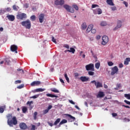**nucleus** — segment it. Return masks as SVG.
<instances>
[{"instance_id":"obj_15","label":"nucleus","mask_w":130,"mask_h":130,"mask_svg":"<svg viewBox=\"0 0 130 130\" xmlns=\"http://www.w3.org/2000/svg\"><path fill=\"white\" fill-rule=\"evenodd\" d=\"M93 27H94V25L93 24H90L89 25H88L87 29H86V33H89L90 31H91Z\"/></svg>"},{"instance_id":"obj_57","label":"nucleus","mask_w":130,"mask_h":130,"mask_svg":"<svg viewBox=\"0 0 130 130\" xmlns=\"http://www.w3.org/2000/svg\"><path fill=\"white\" fill-rule=\"evenodd\" d=\"M48 124H49L50 126H53V125H54V124L50 122H48Z\"/></svg>"},{"instance_id":"obj_31","label":"nucleus","mask_w":130,"mask_h":130,"mask_svg":"<svg viewBox=\"0 0 130 130\" xmlns=\"http://www.w3.org/2000/svg\"><path fill=\"white\" fill-rule=\"evenodd\" d=\"M28 110V109H27V107H23L22 108V112L23 113H26V112Z\"/></svg>"},{"instance_id":"obj_9","label":"nucleus","mask_w":130,"mask_h":130,"mask_svg":"<svg viewBox=\"0 0 130 130\" xmlns=\"http://www.w3.org/2000/svg\"><path fill=\"white\" fill-rule=\"evenodd\" d=\"M11 50L12 51V52H15V53H18V47L15 45H12L10 47Z\"/></svg>"},{"instance_id":"obj_10","label":"nucleus","mask_w":130,"mask_h":130,"mask_svg":"<svg viewBox=\"0 0 130 130\" xmlns=\"http://www.w3.org/2000/svg\"><path fill=\"white\" fill-rule=\"evenodd\" d=\"M93 14L94 15H101L102 14V10L100 8H98L93 10Z\"/></svg>"},{"instance_id":"obj_39","label":"nucleus","mask_w":130,"mask_h":130,"mask_svg":"<svg viewBox=\"0 0 130 130\" xmlns=\"http://www.w3.org/2000/svg\"><path fill=\"white\" fill-rule=\"evenodd\" d=\"M106 25H107V23L106 21H102L101 23V26H106Z\"/></svg>"},{"instance_id":"obj_35","label":"nucleus","mask_w":130,"mask_h":130,"mask_svg":"<svg viewBox=\"0 0 130 130\" xmlns=\"http://www.w3.org/2000/svg\"><path fill=\"white\" fill-rule=\"evenodd\" d=\"M95 74V73H94L93 71H88V74L89 75V76H94V74Z\"/></svg>"},{"instance_id":"obj_63","label":"nucleus","mask_w":130,"mask_h":130,"mask_svg":"<svg viewBox=\"0 0 130 130\" xmlns=\"http://www.w3.org/2000/svg\"><path fill=\"white\" fill-rule=\"evenodd\" d=\"M119 68H123V64H122V63H121L119 64Z\"/></svg>"},{"instance_id":"obj_30","label":"nucleus","mask_w":130,"mask_h":130,"mask_svg":"<svg viewBox=\"0 0 130 130\" xmlns=\"http://www.w3.org/2000/svg\"><path fill=\"white\" fill-rule=\"evenodd\" d=\"M124 97L126 99H128V100H130V94H124Z\"/></svg>"},{"instance_id":"obj_11","label":"nucleus","mask_w":130,"mask_h":130,"mask_svg":"<svg viewBox=\"0 0 130 130\" xmlns=\"http://www.w3.org/2000/svg\"><path fill=\"white\" fill-rule=\"evenodd\" d=\"M89 77H86V76H81L80 78V81H81V82H88L89 81Z\"/></svg>"},{"instance_id":"obj_61","label":"nucleus","mask_w":130,"mask_h":130,"mask_svg":"<svg viewBox=\"0 0 130 130\" xmlns=\"http://www.w3.org/2000/svg\"><path fill=\"white\" fill-rule=\"evenodd\" d=\"M51 108H52V106L49 105V106L48 107V108H47V109L49 111V110H50V109H51Z\"/></svg>"},{"instance_id":"obj_37","label":"nucleus","mask_w":130,"mask_h":130,"mask_svg":"<svg viewBox=\"0 0 130 130\" xmlns=\"http://www.w3.org/2000/svg\"><path fill=\"white\" fill-rule=\"evenodd\" d=\"M30 20H31V21H35V20H36V16H35V15H32L30 17Z\"/></svg>"},{"instance_id":"obj_17","label":"nucleus","mask_w":130,"mask_h":130,"mask_svg":"<svg viewBox=\"0 0 130 130\" xmlns=\"http://www.w3.org/2000/svg\"><path fill=\"white\" fill-rule=\"evenodd\" d=\"M67 122H68V120H67L64 119L62 120V121H61L60 122V123H59V124L58 125V127H60V126L62 124H63L64 123H67Z\"/></svg>"},{"instance_id":"obj_50","label":"nucleus","mask_w":130,"mask_h":130,"mask_svg":"<svg viewBox=\"0 0 130 130\" xmlns=\"http://www.w3.org/2000/svg\"><path fill=\"white\" fill-rule=\"evenodd\" d=\"M63 47H65L67 49H70V46L68 44L64 45Z\"/></svg>"},{"instance_id":"obj_16","label":"nucleus","mask_w":130,"mask_h":130,"mask_svg":"<svg viewBox=\"0 0 130 130\" xmlns=\"http://www.w3.org/2000/svg\"><path fill=\"white\" fill-rule=\"evenodd\" d=\"M43 91H45V88H37L33 92L36 93L37 92H43Z\"/></svg>"},{"instance_id":"obj_5","label":"nucleus","mask_w":130,"mask_h":130,"mask_svg":"<svg viewBox=\"0 0 130 130\" xmlns=\"http://www.w3.org/2000/svg\"><path fill=\"white\" fill-rule=\"evenodd\" d=\"M16 18L18 20H24L27 18V14L25 13L19 14L16 16Z\"/></svg>"},{"instance_id":"obj_44","label":"nucleus","mask_w":130,"mask_h":130,"mask_svg":"<svg viewBox=\"0 0 130 130\" xmlns=\"http://www.w3.org/2000/svg\"><path fill=\"white\" fill-rule=\"evenodd\" d=\"M17 89H22V88H24V84H21L17 87Z\"/></svg>"},{"instance_id":"obj_29","label":"nucleus","mask_w":130,"mask_h":130,"mask_svg":"<svg viewBox=\"0 0 130 130\" xmlns=\"http://www.w3.org/2000/svg\"><path fill=\"white\" fill-rule=\"evenodd\" d=\"M69 52H72V53H75V52H76V50L75 49V48H70V50H69V51H68Z\"/></svg>"},{"instance_id":"obj_59","label":"nucleus","mask_w":130,"mask_h":130,"mask_svg":"<svg viewBox=\"0 0 130 130\" xmlns=\"http://www.w3.org/2000/svg\"><path fill=\"white\" fill-rule=\"evenodd\" d=\"M21 80H16L15 81V84H20Z\"/></svg>"},{"instance_id":"obj_8","label":"nucleus","mask_w":130,"mask_h":130,"mask_svg":"<svg viewBox=\"0 0 130 130\" xmlns=\"http://www.w3.org/2000/svg\"><path fill=\"white\" fill-rule=\"evenodd\" d=\"M122 22L120 20H118L117 21V26L115 28H114L113 31H116L117 29H119V28H121V26H122Z\"/></svg>"},{"instance_id":"obj_12","label":"nucleus","mask_w":130,"mask_h":130,"mask_svg":"<svg viewBox=\"0 0 130 130\" xmlns=\"http://www.w3.org/2000/svg\"><path fill=\"white\" fill-rule=\"evenodd\" d=\"M19 127L21 129H27V125L25 123H20Z\"/></svg>"},{"instance_id":"obj_33","label":"nucleus","mask_w":130,"mask_h":130,"mask_svg":"<svg viewBox=\"0 0 130 130\" xmlns=\"http://www.w3.org/2000/svg\"><path fill=\"white\" fill-rule=\"evenodd\" d=\"M95 67L97 69V70L99 69V68H100V62H97L95 63Z\"/></svg>"},{"instance_id":"obj_20","label":"nucleus","mask_w":130,"mask_h":130,"mask_svg":"<svg viewBox=\"0 0 130 130\" xmlns=\"http://www.w3.org/2000/svg\"><path fill=\"white\" fill-rule=\"evenodd\" d=\"M106 3L109 6H114V3H113V0H107Z\"/></svg>"},{"instance_id":"obj_28","label":"nucleus","mask_w":130,"mask_h":130,"mask_svg":"<svg viewBox=\"0 0 130 130\" xmlns=\"http://www.w3.org/2000/svg\"><path fill=\"white\" fill-rule=\"evenodd\" d=\"M81 28L82 30H85V29L87 28V24H86V23H83L82 24Z\"/></svg>"},{"instance_id":"obj_19","label":"nucleus","mask_w":130,"mask_h":130,"mask_svg":"<svg viewBox=\"0 0 130 130\" xmlns=\"http://www.w3.org/2000/svg\"><path fill=\"white\" fill-rule=\"evenodd\" d=\"M46 96H47V97H51V98H57L58 97V96L56 95L52 94L50 93H47Z\"/></svg>"},{"instance_id":"obj_25","label":"nucleus","mask_w":130,"mask_h":130,"mask_svg":"<svg viewBox=\"0 0 130 130\" xmlns=\"http://www.w3.org/2000/svg\"><path fill=\"white\" fill-rule=\"evenodd\" d=\"M68 116H69V117H70V118L71 119V122H73V121H75V120H76V118L73 116H72V115H70V114H67Z\"/></svg>"},{"instance_id":"obj_18","label":"nucleus","mask_w":130,"mask_h":130,"mask_svg":"<svg viewBox=\"0 0 130 130\" xmlns=\"http://www.w3.org/2000/svg\"><path fill=\"white\" fill-rule=\"evenodd\" d=\"M44 19V14H42L39 15V21L41 23H43V19Z\"/></svg>"},{"instance_id":"obj_62","label":"nucleus","mask_w":130,"mask_h":130,"mask_svg":"<svg viewBox=\"0 0 130 130\" xmlns=\"http://www.w3.org/2000/svg\"><path fill=\"white\" fill-rule=\"evenodd\" d=\"M112 116H113V117H115V116H117V114L115 113H113L112 114Z\"/></svg>"},{"instance_id":"obj_7","label":"nucleus","mask_w":130,"mask_h":130,"mask_svg":"<svg viewBox=\"0 0 130 130\" xmlns=\"http://www.w3.org/2000/svg\"><path fill=\"white\" fill-rule=\"evenodd\" d=\"M102 40L103 41L102 42V44L103 45H105L107 44V43L109 41V39H108V37L106 36H104L102 37Z\"/></svg>"},{"instance_id":"obj_27","label":"nucleus","mask_w":130,"mask_h":130,"mask_svg":"<svg viewBox=\"0 0 130 130\" xmlns=\"http://www.w3.org/2000/svg\"><path fill=\"white\" fill-rule=\"evenodd\" d=\"M61 119L60 118H57L55 122H54V125H57L59 122H60Z\"/></svg>"},{"instance_id":"obj_55","label":"nucleus","mask_w":130,"mask_h":130,"mask_svg":"<svg viewBox=\"0 0 130 130\" xmlns=\"http://www.w3.org/2000/svg\"><path fill=\"white\" fill-rule=\"evenodd\" d=\"M79 76H80V74H79V73H75L74 74V77L75 78H78V77H79Z\"/></svg>"},{"instance_id":"obj_21","label":"nucleus","mask_w":130,"mask_h":130,"mask_svg":"<svg viewBox=\"0 0 130 130\" xmlns=\"http://www.w3.org/2000/svg\"><path fill=\"white\" fill-rule=\"evenodd\" d=\"M105 94H104V92H102V91H99V93L97 95V97H99L100 98H102V97H104Z\"/></svg>"},{"instance_id":"obj_46","label":"nucleus","mask_w":130,"mask_h":130,"mask_svg":"<svg viewBox=\"0 0 130 130\" xmlns=\"http://www.w3.org/2000/svg\"><path fill=\"white\" fill-rule=\"evenodd\" d=\"M32 103H33V101H28L26 103L27 105H29V106H31V104H32Z\"/></svg>"},{"instance_id":"obj_3","label":"nucleus","mask_w":130,"mask_h":130,"mask_svg":"<svg viewBox=\"0 0 130 130\" xmlns=\"http://www.w3.org/2000/svg\"><path fill=\"white\" fill-rule=\"evenodd\" d=\"M21 25L23 27H25L26 29H30L31 28V21L29 19H27L26 21H22Z\"/></svg>"},{"instance_id":"obj_52","label":"nucleus","mask_w":130,"mask_h":130,"mask_svg":"<svg viewBox=\"0 0 130 130\" xmlns=\"http://www.w3.org/2000/svg\"><path fill=\"white\" fill-rule=\"evenodd\" d=\"M52 41L54 42V43H56V40L54 39V37H52Z\"/></svg>"},{"instance_id":"obj_45","label":"nucleus","mask_w":130,"mask_h":130,"mask_svg":"<svg viewBox=\"0 0 130 130\" xmlns=\"http://www.w3.org/2000/svg\"><path fill=\"white\" fill-rule=\"evenodd\" d=\"M96 29H95V28H91V33L92 34H95V33H96Z\"/></svg>"},{"instance_id":"obj_64","label":"nucleus","mask_w":130,"mask_h":130,"mask_svg":"<svg viewBox=\"0 0 130 130\" xmlns=\"http://www.w3.org/2000/svg\"><path fill=\"white\" fill-rule=\"evenodd\" d=\"M59 80H60V82H61V83H62V84H64V81H63V80L62 78H60Z\"/></svg>"},{"instance_id":"obj_48","label":"nucleus","mask_w":130,"mask_h":130,"mask_svg":"<svg viewBox=\"0 0 130 130\" xmlns=\"http://www.w3.org/2000/svg\"><path fill=\"white\" fill-rule=\"evenodd\" d=\"M97 7H99V6L96 4H93L92 5L91 8L92 9H94V8H97Z\"/></svg>"},{"instance_id":"obj_54","label":"nucleus","mask_w":130,"mask_h":130,"mask_svg":"<svg viewBox=\"0 0 130 130\" xmlns=\"http://www.w3.org/2000/svg\"><path fill=\"white\" fill-rule=\"evenodd\" d=\"M90 83L91 84H94L95 86H96V85L97 84V82H96V81H95V80H93V81H91Z\"/></svg>"},{"instance_id":"obj_49","label":"nucleus","mask_w":130,"mask_h":130,"mask_svg":"<svg viewBox=\"0 0 130 130\" xmlns=\"http://www.w3.org/2000/svg\"><path fill=\"white\" fill-rule=\"evenodd\" d=\"M111 9L112 11H116V10H117V8H116V7L115 6L111 7Z\"/></svg>"},{"instance_id":"obj_51","label":"nucleus","mask_w":130,"mask_h":130,"mask_svg":"<svg viewBox=\"0 0 130 130\" xmlns=\"http://www.w3.org/2000/svg\"><path fill=\"white\" fill-rule=\"evenodd\" d=\"M124 102L125 103H126V104H127L128 105H130V102H129V101H128L127 100H125L124 101Z\"/></svg>"},{"instance_id":"obj_32","label":"nucleus","mask_w":130,"mask_h":130,"mask_svg":"<svg viewBox=\"0 0 130 130\" xmlns=\"http://www.w3.org/2000/svg\"><path fill=\"white\" fill-rule=\"evenodd\" d=\"M51 91L52 92H54V93H59V91H58V90H57L55 88H54V89L51 88Z\"/></svg>"},{"instance_id":"obj_13","label":"nucleus","mask_w":130,"mask_h":130,"mask_svg":"<svg viewBox=\"0 0 130 130\" xmlns=\"http://www.w3.org/2000/svg\"><path fill=\"white\" fill-rule=\"evenodd\" d=\"M41 84V82L37 81H33L31 84L30 86L31 87H34L35 86H39Z\"/></svg>"},{"instance_id":"obj_38","label":"nucleus","mask_w":130,"mask_h":130,"mask_svg":"<svg viewBox=\"0 0 130 130\" xmlns=\"http://www.w3.org/2000/svg\"><path fill=\"white\" fill-rule=\"evenodd\" d=\"M73 8H74V9H75L76 11L79 10V7L76 5H73Z\"/></svg>"},{"instance_id":"obj_2","label":"nucleus","mask_w":130,"mask_h":130,"mask_svg":"<svg viewBox=\"0 0 130 130\" xmlns=\"http://www.w3.org/2000/svg\"><path fill=\"white\" fill-rule=\"evenodd\" d=\"M6 117L8 119L7 120V123L8 125H10V126H13L14 125H16V124H18V121L17 120V118L16 116H13L12 114H8Z\"/></svg>"},{"instance_id":"obj_1","label":"nucleus","mask_w":130,"mask_h":130,"mask_svg":"<svg viewBox=\"0 0 130 130\" xmlns=\"http://www.w3.org/2000/svg\"><path fill=\"white\" fill-rule=\"evenodd\" d=\"M54 5L56 6H60V7L63 6L64 9H66V11L69 13H75L74 8H72V7L69 6L68 5H64V0H56L54 2Z\"/></svg>"},{"instance_id":"obj_4","label":"nucleus","mask_w":130,"mask_h":130,"mask_svg":"<svg viewBox=\"0 0 130 130\" xmlns=\"http://www.w3.org/2000/svg\"><path fill=\"white\" fill-rule=\"evenodd\" d=\"M85 69L86 71H91L92 72L95 71V69H94V64L93 63H90L85 66Z\"/></svg>"},{"instance_id":"obj_40","label":"nucleus","mask_w":130,"mask_h":130,"mask_svg":"<svg viewBox=\"0 0 130 130\" xmlns=\"http://www.w3.org/2000/svg\"><path fill=\"white\" fill-rule=\"evenodd\" d=\"M39 97V94H36L35 95H33L32 96H31L30 98H32L33 99H36V98H38Z\"/></svg>"},{"instance_id":"obj_36","label":"nucleus","mask_w":130,"mask_h":130,"mask_svg":"<svg viewBox=\"0 0 130 130\" xmlns=\"http://www.w3.org/2000/svg\"><path fill=\"white\" fill-rule=\"evenodd\" d=\"M64 77H65V78L66 79V80L67 81L68 83H70V79L68 77V74H65Z\"/></svg>"},{"instance_id":"obj_34","label":"nucleus","mask_w":130,"mask_h":130,"mask_svg":"<svg viewBox=\"0 0 130 130\" xmlns=\"http://www.w3.org/2000/svg\"><path fill=\"white\" fill-rule=\"evenodd\" d=\"M13 9L14 11H18V9H19V7L16 6V5H14L13 6Z\"/></svg>"},{"instance_id":"obj_47","label":"nucleus","mask_w":130,"mask_h":130,"mask_svg":"<svg viewBox=\"0 0 130 130\" xmlns=\"http://www.w3.org/2000/svg\"><path fill=\"white\" fill-rule=\"evenodd\" d=\"M35 128H36V126L35 125L31 124V127L30 128L31 130H35Z\"/></svg>"},{"instance_id":"obj_60","label":"nucleus","mask_w":130,"mask_h":130,"mask_svg":"<svg viewBox=\"0 0 130 130\" xmlns=\"http://www.w3.org/2000/svg\"><path fill=\"white\" fill-rule=\"evenodd\" d=\"M6 11L7 12H11V11H12V9H11V8H7L6 9Z\"/></svg>"},{"instance_id":"obj_42","label":"nucleus","mask_w":130,"mask_h":130,"mask_svg":"<svg viewBox=\"0 0 130 130\" xmlns=\"http://www.w3.org/2000/svg\"><path fill=\"white\" fill-rule=\"evenodd\" d=\"M108 64L109 67H112V66H113L114 63L113 62L110 61L108 62Z\"/></svg>"},{"instance_id":"obj_14","label":"nucleus","mask_w":130,"mask_h":130,"mask_svg":"<svg viewBox=\"0 0 130 130\" xmlns=\"http://www.w3.org/2000/svg\"><path fill=\"white\" fill-rule=\"evenodd\" d=\"M7 18L8 19L9 21H11V22L15 21V16L13 15H8L7 16Z\"/></svg>"},{"instance_id":"obj_23","label":"nucleus","mask_w":130,"mask_h":130,"mask_svg":"<svg viewBox=\"0 0 130 130\" xmlns=\"http://www.w3.org/2000/svg\"><path fill=\"white\" fill-rule=\"evenodd\" d=\"M129 61H130V58L129 57L126 58V59L124 61V64H125V66H127Z\"/></svg>"},{"instance_id":"obj_56","label":"nucleus","mask_w":130,"mask_h":130,"mask_svg":"<svg viewBox=\"0 0 130 130\" xmlns=\"http://www.w3.org/2000/svg\"><path fill=\"white\" fill-rule=\"evenodd\" d=\"M17 71H18V72H21V71L22 73V74H24V70H23L19 68V69H17Z\"/></svg>"},{"instance_id":"obj_58","label":"nucleus","mask_w":130,"mask_h":130,"mask_svg":"<svg viewBox=\"0 0 130 130\" xmlns=\"http://www.w3.org/2000/svg\"><path fill=\"white\" fill-rule=\"evenodd\" d=\"M70 103H71V104H73V105H75L76 103L73 101V100H69Z\"/></svg>"},{"instance_id":"obj_43","label":"nucleus","mask_w":130,"mask_h":130,"mask_svg":"<svg viewBox=\"0 0 130 130\" xmlns=\"http://www.w3.org/2000/svg\"><path fill=\"white\" fill-rule=\"evenodd\" d=\"M123 4L125 5L126 8H127V7H128V3H127V2L123 1Z\"/></svg>"},{"instance_id":"obj_24","label":"nucleus","mask_w":130,"mask_h":130,"mask_svg":"<svg viewBox=\"0 0 130 130\" xmlns=\"http://www.w3.org/2000/svg\"><path fill=\"white\" fill-rule=\"evenodd\" d=\"M96 88H102L103 87V85L102 84V83H101L100 82H96V84L95 85Z\"/></svg>"},{"instance_id":"obj_22","label":"nucleus","mask_w":130,"mask_h":130,"mask_svg":"<svg viewBox=\"0 0 130 130\" xmlns=\"http://www.w3.org/2000/svg\"><path fill=\"white\" fill-rule=\"evenodd\" d=\"M12 59L7 58L5 59L6 63H7V64H8V66H10V64H11V62H12Z\"/></svg>"},{"instance_id":"obj_53","label":"nucleus","mask_w":130,"mask_h":130,"mask_svg":"<svg viewBox=\"0 0 130 130\" xmlns=\"http://www.w3.org/2000/svg\"><path fill=\"white\" fill-rule=\"evenodd\" d=\"M48 111H49L47 109L46 110H44L43 111V114H46V113H48Z\"/></svg>"},{"instance_id":"obj_41","label":"nucleus","mask_w":130,"mask_h":130,"mask_svg":"<svg viewBox=\"0 0 130 130\" xmlns=\"http://www.w3.org/2000/svg\"><path fill=\"white\" fill-rule=\"evenodd\" d=\"M37 114H38L37 112H35L34 113V119H36L37 118Z\"/></svg>"},{"instance_id":"obj_6","label":"nucleus","mask_w":130,"mask_h":130,"mask_svg":"<svg viewBox=\"0 0 130 130\" xmlns=\"http://www.w3.org/2000/svg\"><path fill=\"white\" fill-rule=\"evenodd\" d=\"M117 73H118V68L117 66H115L111 69V76H114Z\"/></svg>"},{"instance_id":"obj_26","label":"nucleus","mask_w":130,"mask_h":130,"mask_svg":"<svg viewBox=\"0 0 130 130\" xmlns=\"http://www.w3.org/2000/svg\"><path fill=\"white\" fill-rule=\"evenodd\" d=\"M5 109H6V106H1L0 113H4V111H5Z\"/></svg>"}]
</instances>
